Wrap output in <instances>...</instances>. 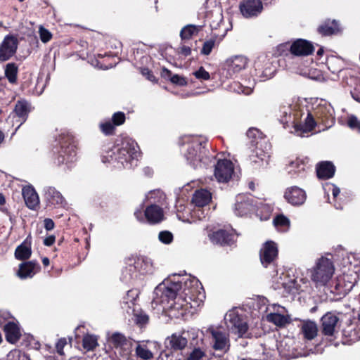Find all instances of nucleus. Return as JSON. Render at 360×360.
Here are the masks:
<instances>
[{
	"label": "nucleus",
	"instance_id": "nucleus-1",
	"mask_svg": "<svg viewBox=\"0 0 360 360\" xmlns=\"http://www.w3.org/2000/svg\"><path fill=\"white\" fill-rule=\"evenodd\" d=\"M281 123L284 128L292 124L293 130L290 132L304 136L314 129L318 123H321L328 129L334 122L333 109L326 101L321 100L314 110L313 114L308 110L297 109L296 106L283 105L280 106Z\"/></svg>",
	"mask_w": 360,
	"mask_h": 360
},
{
	"label": "nucleus",
	"instance_id": "nucleus-2",
	"mask_svg": "<svg viewBox=\"0 0 360 360\" xmlns=\"http://www.w3.org/2000/svg\"><path fill=\"white\" fill-rule=\"evenodd\" d=\"M139 155V148L135 141L124 137L117 139L114 144L103 146L101 158L102 162L115 167L131 169L137 165Z\"/></svg>",
	"mask_w": 360,
	"mask_h": 360
},
{
	"label": "nucleus",
	"instance_id": "nucleus-3",
	"mask_svg": "<svg viewBox=\"0 0 360 360\" xmlns=\"http://www.w3.org/2000/svg\"><path fill=\"white\" fill-rule=\"evenodd\" d=\"M181 288L180 274H172L160 283L154 290L152 301L153 307L158 304L162 306V310H184L185 305L182 302V296L177 297V292Z\"/></svg>",
	"mask_w": 360,
	"mask_h": 360
},
{
	"label": "nucleus",
	"instance_id": "nucleus-4",
	"mask_svg": "<svg viewBox=\"0 0 360 360\" xmlns=\"http://www.w3.org/2000/svg\"><path fill=\"white\" fill-rule=\"evenodd\" d=\"M206 141L200 136H185L182 139L181 153L188 165L194 169L201 168L210 162L205 148Z\"/></svg>",
	"mask_w": 360,
	"mask_h": 360
},
{
	"label": "nucleus",
	"instance_id": "nucleus-5",
	"mask_svg": "<svg viewBox=\"0 0 360 360\" xmlns=\"http://www.w3.org/2000/svg\"><path fill=\"white\" fill-rule=\"evenodd\" d=\"M153 271L152 260L146 257H133L127 259L122 271L121 280L126 283L137 284Z\"/></svg>",
	"mask_w": 360,
	"mask_h": 360
},
{
	"label": "nucleus",
	"instance_id": "nucleus-6",
	"mask_svg": "<svg viewBox=\"0 0 360 360\" xmlns=\"http://www.w3.org/2000/svg\"><path fill=\"white\" fill-rule=\"evenodd\" d=\"M182 289V302L184 304L185 311L188 307L195 308L198 306L205 297L202 286L199 280L191 275H185L182 277L180 275Z\"/></svg>",
	"mask_w": 360,
	"mask_h": 360
},
{
	"label": "nucleus",
	"instance_id": "nucleus-7",
	"mask_svg": "<svg viewBox=\"0 0 360 360\" xmlns=\"http://www.w3.org/2000/svg\"><path fill=\"white\" fill-rule=\"evenodd\" d=\"M247 136L252 139V143L256 146L250 155V161L255 168L264 167L269 164V154L266 144V150L262 148L263 145L262 134L256 128H250L247 131Z\"/></svg>",
	"mask_w": 360,
	"mask_h": 360
},
{
	"label": "nucleus",
	"instance_id": "nucleus-8",
	"mask_svg": "<svg viewBox=\"0 0 360 360\" xmlns=\"http://www.w3.org/2000/svg\"><path fill=\"white\" fill-rule=\"evenodd\" d=\"M224 321L228 328L238 338H250L252 333L249 331L245 317L237 308H233L224 316Z\"/></svg>",
	"mask_w": 360,
	"mask_h": 360
},
{
	"label": "nucleus",
	"instance_id": "nucleus-9",
	"mask_svg": "<svg viewBox=\"0 0 360 360\" xmlns=\"http://www.w3.org/2000/svg\"><path fill=\"white\" fill-rule=\"evenodd\" d=\"M334 272L333 262L330 259L321 257L311 271V279L317 286L325 285L331 279Z\"/></svg>",
	"mask_w": 360,
	"mask_h": 360
},
{
	"label": "nucleus",
	"instance_id": "nucleus-10",
	"mask_svg": "<svg viewBox=\"0 0 360 360\" xmlns=\"http://www.w3.org/2000/svg\"><path fill=\"white\" fill-rule=\"evenodd\" d=\"M207 333L210 335L212 348L221 353L228 352L230 349L229 333L221 326H210Z\"/></svg>",
	"mask_w": 360,
	"mask_h": 360
},
{
	"label": "nucleus",
	"instance_id": "nucleus-11",
	"mask_svg": "<svg viewBox=\"0 0 360 360\" xmlns=\"http://www.w3.org/2000/svg\"><path fill=\"white\" fill-rule=\"evenodd\" d=\"M53 155L56 165H65L67 168H70L77 160L76 147L67 139L60 143L59 147L55 148Z\"/></svg>",
	"mask_w": 360,
	"mask_h": 360
},
{
	"label": "nucleus",
	"instance_id": "nucleus-12",
	"mask_svg": "<svg viewBox=\"0 0 360 360\" xmlns=\"http://www.w3.org/2000/svg\"><path fill=\"white\" fill-rule=\"evenodd\" d=\"M254 68L255 75L260 81H264L271 78L276 72V65L274 64L272 58L266 55H261L255 60Z\"/></svg>",
	"mask_w": 360,
	"mask_h": 360
},
{
	"label": "nucleus",
	"instance_id": "nucleus-13",
	"mask_svg": "<svg viewBox=\"0 0 360 360\" xmlns=\"http://www.w3.org/2000/svg\"><path fill=\"white\" fill-rule=\"evenodd\" d=\"M256 207V200L249 194H238L236 198L234 212L237 216H248L253 213Z\"/></svg>",
	"mask_w": 360,
	"mask_h": 360
},
{
	"label": "nucleus",
	"instance_id": "nucleus-14",
	"mask_svg": "<svg viewBox=\"0 0 360 360\" xmlns=\"http://www.w3.org/2000/svg\"><path fill=\"white\" fill-rule=\"evenodd\" d=\"M248 58L242 55H237L227 58L224 65L223 70L226 77H233L245 69L248 64Z\"/></svg>",
	"mask_w": 360,
	"mask_h": 360
},
{
	"label": "nucleus",
	"instance_id": "nucleus-15",
	"mask_svg": "<svg viewBox=\"0 0 360 360\" xmlns=\"http://www.w3.org/2000/svg\"><path fill=\"white\" fill-rule=\"evenodd\" d=\"M278 257V247L273 241H267L260 250L259 257L262 266L267 268L269 266H274Z\"/></svg>",
	"mask_w": 360,
	"mask_h": 360
},
{
	"label": "nucleus",
	"instance_id": "nucleus-16",
	"mask_svg": "<svg viewBox=\"0 0 360 360\" xmlns=\"http://www.w3.org/2000/svg\"><path fill=\"white\" fill-rule=\"evenodd\" d=\"M234 172L233 164L231 160H219L214 168V176L219 182L226 183L232 177Z\"/></svg>",
	"mask_w": 360,
	"mask_h": 360
},
{
	"label": "nucleus",
	"instance_id": "nucleus-17",
	"mask_svg": "<svg viewBox=\"0 0 360 360\" xmlns=\"http://www.w3.org/2000/svg\"><path fill=\"white\" fill-rule=\"evenodd\" d=\"M284 198L292 205L300 206L304 203L307 199V194L303 189L294 186L285 190Z\"/></svg>",
	"mask_w": 360,
	"mask_h": 360
},
{
	"label": "nucleus",
	"instance_id": "nucleus-18",
	"mask_svg": "<svg viewBox=\"0 0 360 360\" xmlns=\"http://www.w3.org/2000/svg\"><path fill=\"white\" fill-rule=\"evenodd\" d=\"M18 48V39L14 36H6L0 47V60L6 61L12 57Z\"/></svg>",
	"mask_w": 360,
	"mask_h": 360
},
{
	"label": "nucleus",
	"instance_id": "nucleus-19",
	"mask_svg": "<svg viewBox=\"0 0 360 360\" xmlns=\"http://www.w3.org/2000/svg\"><path fill=\"white\" fill-rule=\"evenodd\" d=\"M308 162L307 158H295L289 160L285 165V170L292 178L302 176L307 167Z\"/></svg>",
	"mask_w": 360,
	"mask_h": 360
},
{
	"label": "nucleus",
	"instance_id": "nucleus-20",
	"mask_svg": "<svg viewBox=\"0 0 360 360\" xmlns=\"http://www.w3.org/2000/svg\"><path fill=\"white\" fill-rule=\"evenodd\" d=\"M338 321L339 318L335 313L327 312L321 319L322 333L327 336L333 335Z\"/></svg>",
	"mask_w": 360,
	"mask_h": 360
},
{
	"label": "nucleus",
	"instance_id": "nucleus-21",
	"mask_svg": "<svg viewBox=\"0 0 360 360\" xmlns=\"http://www.w3.org/2000/svg\"><path fill=\"white\" fill-rule=\"evenodd\" d=\"M41 267L36 261H30L20 264L19 269L17 271V276L20 279H27L32 278L37 272L39 271Z\"/></svg>",
	"mask_w": 360,
	"mask_h": 360
},
{
	"label": "nucleus",
	"instance_id": "nucleus-22",
	"mask_svg": "<svg viewBox=\"0 0 360 360\" xmlns=\"http://www.w3.org/2000/svg\"><path fill=\"white\" fill-rule=\"evenodd\" d=\"M188 332H184L181 334H172L166 339V347L174 350H181L184 349L188 344Z\"/></svg>",
	"mask_w": 360,
	"mask_h": 360
},
{
	"label": "nucleus",
	"instance_id": "nucleus-23",
	"mask_svg": "<svg viewBox=\"0 0 360 360\" xmlns=\"http://www.w3.org/2000/svg\"><path fill=\"white\" fill-rule=\"evenodd\" d=\"M161 205L149 204L146 207L144 211V216L150 224H158L163 219L164 212Z\"/></svg>",
	"mask_w": 360,
	"mask_h": 360
},
{
	"label": "nucleus",
	"instance_id": "nucleus-24",
	"mask_svg": "<svg viewBox=\"0 0 360 360\" xmlns=\"http://www.w3.org/2000/svg\"><path fill=\"white\" fill-rule=\"evenodd\" d=\"M208 236L214 244L231 245L234 243V235L222 229L209 233Z\"/></svg>",
	"mask_w": 360,
	"mask_h": 360
},
{
	"label": "nucleus",
	"instance_id": "nucleus-25",
	"mask_svg": "<svg viewBox=\"0 0 360 360\" xmlns=\"http://www.w3.org/2000/svg\"><path fill=\"white\" fill-rule=\"evenodd\" d=\"M342 335L347 338V342H354L360 340V312L357 321L347 325L342 330Z\"/></svg>",
	"mask_w": 360,
	"mask_h": 360
},
{
	"label": "nucleus",
	"instance_id": "nucleus-26",
	"mask_svg": "<svg viewBox=\"0 0 360 360\" xmlns=\"http://www.w3.org/2000/svg\"><path fill=\"white\" fill-rule=\"evenodd\" d=\"M44 195L49 205L53 207H64L65 200L62 194L54 187H47L44 189Z\"/></svg>",
	"mask_w": 360,
	"mask_h": 360
},
{
	"label": "nucleus",
	"instance_id": "nucleus-27",
	"mask_svg": "<svg viewBox=\"0 0 360 360\" xmlns=\"http://www.w3.org/2000/svg\"><path fill=\"white\" fill-rule=\"evenodd\" d=\"M212 200V194L207 189L196 190L191 198V205L194 207H205Z\"/></svg>",
	"mask_w": 360,
	"mask_h": 360
},
{
	"label": "nucleus",
	"instance_id": "nucleus-28",
	"mask_svg": "<svg viewBox=\"0 0 360 360\" xmlns=\"http://www.w3.org/2000/svg\"><path fill=\"white\" fill-rule=\"evenodd\" d=\"M22 194L27 207L35 210L39 205V198L34 188L31 186H25Z\"/></svg>",
	"mask_w": 360,
	"mask_h": 360
},
{
	"label": "nucleus",
	"instance_id": "nucleus-29",
	"mask_svg": "<svg viewBox=\"0 0 360 360\" xmlns=\"http://www.w3.org/2000/svg\"><path fill=\"white\" fill-rule=\"evenodd\" d=\"M30 111L31 105L26 100L21 99L16 102L13 113L18 117L19 122H20L18 127L27 120Z\"/></svg>",
	"mask_w": 360,
	"mask_h": 360
},
{
	"label": "nucleus",
	"instance_id": "nucleus-30",
	"mask_svg": "<svg viewBox=\"0 0 360 360\" xmlns=\"http://www.w3.org/2000/svg\"><path fill=\"white\" fill-rule=\"evenodd\" d=\"M314 51V47L311 43L304 39H297L290 47V51L295 56H307Z\"/></svg>",
	"mask_w": 360,
	"mask_h": 360
},
{
	"label": "nucleus",
	"instance_id": "nucleus-31",
	"mask_svg": "<svg viewBox=\"0 0 360 360\" xmlns=\"http://www.w3.org/2000/svg\"><path fill=\"white\" fill-rule=\"evenodd\" d=\"M294 343L295 341L292 338L289 337L284 338L277 345L278 350L283 356L287 358H294L296 356V354L294 352Z\"/></svg>",
	"mask_w": 360,
	"mask_h": 360
},
{
	"label": "nucleus",
	"instance_id": "nucleus-32",
	"mask_svg": "<svg viewBox=\"0 0 360 360\" xmlns=\"http://www.w3.org/2000/svg\"><path fill=\"white\" fill-rule=\"evenodd\" d=\"M6 338L11 343H15L20 337V331L18 326L13 321H8L4 326Z\"/></svg>",
	"mask_w": 360,
	"mask_h": 360
},
{
	"label": "nucleus",
	"instance_id": "nucleus-33",
	"mask_svg": "<svg viewBox=\"0 0 360 360\" xmlns=\"http://www.w3.org/2000/svg\"><path fill=\"white\" fill-rule=\"evenodd\" d=\"M335 167L330 162H322L317 165L316 173L319 179H330L333 176Z\"/></svg>",
	"mask_w": 360,
	"mask_h": 360
},
{
	"label": "nucleus",
	"instance_id": "nucleus-34",
	"mask_svg": "<svg viewBox=\"0 0 360 360\" xmlns=\"http://www.w3.org/2000/svg\"><path fill=\"white\" fill-rule=\"evenodd\" d=\"M266 320L278 327H283L291 321L289 314H277L275 313H268L266 315Z\"/></svg>",
	"mask_w": 360,
	"mask_h": 360
},
{
	"label": "nucleus",
	"instance_id": "nucleus-35",
	"mask_svg": "<svg viewBox=\"0 0 360 360\" xmlns=\"http://www.w3.org/2000/svg\"><path fill=\"white\" fill-rule=\"evenodd\" d=\"M32 255L31 245L26 239L22 243L18 245L15 251V257L18 260H25Z\"/></svg>",
	"mask_w": 360,
	"mask_h": 360
},
{
	"label": "nucleus",
	"instance_id": "nucleus-36",
	"mask_svg": "<svg viewBox=\"0 0 360 360\" xmlns=\"http://www.w3.org/2000/svg\"><path fill=\"white\" fill-rule=\"evenodd\" d=\"M304 337L307 340H312L317 335L318 328L315 322L305 321L301 328Z\"/></svg>",
	"mask_w": 360,
	"mask_h": 360
},
{
	"label": "nucleus",
	"instance_id": "nucleus-37",
	"mask_svg": "<svg viewBox=\"0 0 360 360\" xmlns=\"http://www.w3.org/2000/svg\"><path fill=\"white\" fill-rule=\"evenodd\" d=\"M326 64L333 74H338L343 69L342 60L334 56L327 57Z\"/></svg>",
	"mask_w": 360,
	"mask_h": 360
},
{
	"label": "nucleus",
	"instance_id": "nucleus-38",
	"mask_svg": "<svg viewBox=\"0 0 360 360\" xmlns=\"http://www.w3.org/2000/svg\"><path fill=\"white\" fill-rule=\"evenodd\" d=\"M320 34L324 36H328L335 34L340 31L338 22L335 20L328 21L320 25L318 28Z\"/></svg>",
	"mask_w": 360,
	"mask_h": 360
},
{
	"label": "nucleus",
	"instance_id": "nucleus-39",
	"mask_svg": "<svg viewBox=\"0 0 360 360\" xmlns=\"http://www.w3.org/2000/svg\"><path fill=\"white\" fill-rule=\"evenodd\" d=\"M165 198V193L160 190L151 191L146 195V200L149 204L163 205Z\"/></svg>",
	"mask_w": 360,
	"mask_h": 360
},
{
	"label": "nucleus",
	"instance_id": "nucleus-40",
	"mask_svg": "<svg viewBox=\"0 0 360 360\" xmlns=\"http://www.w3.org/2000/svg\"><path fill=\"white\" fill-rule=\"evenodd\" d=\"M255 82L250 80L248 81L247 86H244L240 83L234 82L231 84L230 89L231 91L236 92L237 94H244L245 95H249L251 94Z\"/></svg>",
	"mask_w": 360,
	"mask_h": 360
},
{
	"label": "nucleus",
	"instance_id": "nucleus-41",
	"mask_svg": "<svg viewBox=\"0 0 360 360\" xmlns=\"http://www.w3.org/2000/svg\"><path fill=\"white\" fill-rule=\"evenodd\" d=\"M161 75L165 79H169L173 84L179 86H185L187 84L186 79L179 75H172L171 71L166 68H163Z\"/></svg>",
	"mask_w": 360,
	"mask_h": 360
},
{
	"label": "nucleus",
	"instance_id": "nucleus-42",
	"mask_svg": "<svg viewBox=\"0 0 360 360\" xmlns=\"http://www.w3.org/2000/svg\"><path fill=\"white\" fill-rule=\"evenodd\" d=\"M135 354L137 358L142 360H150L153 358V352L145 345L138 342Z\"/></svg>",
	"mask_w": 360,
	"mask_h": 360
},
{
	"label": "nucleus",
	"instance_id": "nucleus-43",
	"mask_svg": "<svg viewBox=\"0 0 360 360\" xmlns=\"http://www.w3.org/2000/svg\"><path fill=\"white\" fill-rule=\"evenodd\" d=\"M191 216V220L189 219H182L183 221L192 223L195 221V219L202 220L206 217L208 214V210H205L204 207H194L190 212Z\"/></svg>",
	"mask_w": 360,
	"mask_h": 360
},
{
	"label": "nucleus",
	"instance_id": "nucleus-44",
	"mask_svg": "<svg viewBox=\"0 0 360 360\" xmlns=\"http://www.w3.org/2000/svg\"><path fill=\"white\" fill-rule=\"evenodd\" d=\"M200 29V26L188 25L182 28L180 32V36L182 39H189L193 35L197 34Z\"/></svg>",
	"mask_w": 360,
	"mask_h": 360
},
{
	"label": "nucleus",
	"instance_id": "nucleus-45",
	"mask_svg": "<svg viewBox=\"0 0 360 360\" xmlns=\"http://www.w3.org/2000/svg\"><path fill=\"white\" fill-rule=\"evenodd\" d=\"M109 342L116 348L122 347L127 345V340L125 335L119 332L112 333L109 337Z\"/></svg>",
	"mask_w": 360,
	"mask_h": 360
},
{
	"label": "nucleus",
	"instance_id": "nucleus-46",
	"mask_svg": "<svg viewBox=\"0 0 360 360\" xmlns=\"http://www.w3.org/2000/svg\"><path fill=\"white\" fill-rule=\"evenodd\" d=\"M273 222L275 227L281 232L287 231L290 226L289 219L283 215L277 216L274 219Z\"/></svg>",
	"mask_w": 360,
	"mask_h": 360
},
{
	"label": "nucleus",
	"instance_id": "nucleus-47",
	"mask_svg": "<svg viewBox=\"0 0 360 360\" xmlns=\"http://www.w3.org/2000/svg\"><path fill=\"white\" fill-rule=\"evenodd\" d=\"M18 67L15 63H8L5 68V76L10 83L14 84L17 80Z\"/></svg>",
	"mask_w": 360,
	"mask_h": 360
},
{
	"label": "nucleus",
	"instance_id": "nucleus-48",
	"mask_svg": "<svg viewBox=\"0 0 360 360\" xmlns=\"http://www.w3.org/2000/svg\"><path fill=\"white\" fill-rule=\"evenodd\" d=\"M272 209L270 206L266 205H260L258 206L256 204L255 212L256 215L259 217L261 220H267L269 219Z\"/></svg>",
	"mask_w": 360,
	"mask_h": 360
},
{
	"label": "nucleus",
	"instance_id": "nucleus-49",
	"mask_svg": "<svg viewBox=\"0 0 360 360\" xmlns=\"http://www.w3.org/2000/svg\"><path fill=\"white\" fill-rule=\"evenodd\" d=\"M96 336L87 335L83 338V347L88 351L93 350L98 345Z\"/></svg>",
	"mask_w": 360,
	"mask_h": 360
},
{
	"label": "nucleus",
	"instance_id": "nucleus-50",
	"mask_svg": "<svg viewBox=\"0 0 360 360\" xmlns=\"http://www.w3.org/2000/svg\"><path fill=\"white\" fill-rule=\"evenodd\" d=\"M284 276L285 281L278 282L277 285L275 287V288L279 289L281 288H283L286 292L290 293L295 288V282L294 280L287 278V276L285 275Z\"/></svg>",
	"mask_w": 360,
	"mask_h": 360
},
{
	"label": "nucleus",
	"instance_id": "nucleus-51",
	"mask_svg": "<svg viewBox=\"0 0 360 360\" xmlns=\"http://www.w3.org/2000/svg\"><path fill=\"white\" fill-rule=\"evenodd\" d=\"M7 360H30L28 356L18 349H13L6 356Z\"/></svg>",
	"mask_w": 360,
	"mask_h": 360
},
{
	"label": "nucleus",
	"instance_id": "nucleus-52",
	"mask_svg": "<svg viewBox=\"0 0 360 360\" xmlns=\"http://www.w3.org/2000/svg\"><path fill=\"white\" fill-rule=\"evenodd\" d=\"M137 295L136 291L133 290H128L126 296L123 297L122 303L127 305L128 308H131Z\"/></svg>",
	"mask_w": 360,
	"mask_h": 360
},
{
	"label": "nucleus",
	"instance_id": "nucleus-53",
	"mask_svg": "<svg viewBox=\"0 0 360 360\" xmlns=\"http://www.w3.org/2000/svg\"><path fill=\"white\" fill-rule=\"evenodd\" d=\"M347 124L351 129L360 133V120L355 115H349L347 117Z\"/></svg>",
	"mask_w": 360,
	"mask_h": 360
},
{
	"label": "nucleus",
	"instance_id": "nucleus-54",
	"mask_svg": "<svg viewBox=\"0 0 360 360\" xmlns=\"http://www.w3.org/2000/svg\"><path fill=\"white\" fill-rule=\"evenodd\" d=\"M215 39H210L205 41L202 45V48L200 51V53L202 55L208 56L212 52L213 48L215 46Z\"/></svg>",
	"mask_w": 360,
	"mask_h": 360
},
{
	"label": "nucleus",
	"instance_id": "nucleus-55",
	"mask_svg": "<svg viewBox=\"0 0 360 360\" xmlns=\"http://www.w3.org/2000/svg\"><path fill=\"white\" fill-rule=\"evenodd\" d=\"M266 311H269V313H275L277 314H288L286 309L277 304H269L266 307Z\"/></svg>",
	"mask_w": 360,
	"mask_h": 360
},
{
	"label": "nucleus",
	"instance_id": "nucleus-56",
	"mask_svg": "<svg viewBox=\"0 0 360 360\" xmlns=\"http://www.w3.org/2000/svg\"><path fill=\"white\" fill-rule=\"evenodd\" d=\"M158 238L164 244H169L173 240V235L170 231H162L158 234Z\"/></svg>",
	"mask_w": 360,
	"mask_h": 360
},
{
	"label": "nucleus",
	"instance_id": "nucleus-57",
	"mask_svg": "<svg viewBox=\"0 0 360 360\" xmlns=\"http://www.w3.org/2000/svg\"><path fill=\"white\" fill-rule=\"evenodd\" d=\"M205 353L200 348H195L189 354L187 360H202Z\"/></svg>",
	"mask_w": 360,
	"mask_h": 360
},
{
	"label": "nucleus",
	"instance_id": "nucleus-58",
	"mask_svg": "<svg viewBox=\"0 0 360 360\" xmlns=\"http://www.w3.org/2000/svg\"><path fill=\"white\" fill-rule=\"evenodd\" d=\"M195 77L198 79L208 80L210 77V74L203 67H200L198 70L193 72Z\"/></svg>",
	"mask_w": 360,
	"mask_h": 360
},
{
	"label": "nucleus",
	"instance_id": "nucleus-59",
	"mask_svg": "<svg viewBox=\"0 0 360 360\" xmlns=\"http://www.w3.org/2000/svg\"><path fill=\"white\" fill-rule=\"evenodd\" d=\"M100 128L101 131L106 135H109L112 134L115 127L113 123H111L110 121L101 123L100 124Z\"/></svg>",
	"mask_w": 360,
	"mask_h": 360
},
{
	"label": "nucleus",
	"instance_id": "nucleus-60",
	"mask_svg": "<svg viewBox=\"0 0 360 360\" xmlns=\"http://www.w3.org/2000/svg\"><path fill=\"white\" fill-rule=\"evenodd\" d=\"M112 120L114 125H121L125 121V115L122 112H117L113 114Z\"/></svg>",
	"mask_w": 360,
	"mask_h": 360
},
{
	"label": "nucleus",
	"instance_id": "nucleus-61",
	"mask_svg": "<svg viewBox=\"0 0 360 360\" xmlns=\"http://www.w3.org/2000/svg\"><path fill=\"white\" fill-rule=\"evenodd\" d=\"M323 188L326 193L332 192L333 197L335 198L340 193V191L335 185L327 183L324 185Z\"/></svg>",
	"mask_w": 360,
	"mask_h": 360
},
{
	"label": "nucleus",
	"instance_id": "nucleus-62",
	"mask_svg": "<svg viewBox=\"0 0 360 360\" xmlns=\"http://www.w3.org/2000/svg\"><path fill=\"white\" fill-rule=\"evenodd\" d=\"M39 35L41 41L44 43L48 42L52 37L51 33L43 27H39Z\"/></svg>",
	"mask_w": 360,
	"mask_h": 360
},
{
	"label": "nucleus",
	"instance_id": "nucleus-63",
	"mask_svg": "<svg viewBox=\"0 0 360 360\" xmlns=\"http://www.w3.org/2000/svg\"><path fill=\"white\" fill-rule=\"evenodd\" d=\"M66 345H67V340L65 338H60L58 340V342L56 345V348L57 353L59 355H60V356L64 355L63 348Z\"/></svg>",
	"mask_w": 360,
	"mask_h": 360
},
{
	"label": "nucleus",
	"instance_id": "nucleus-64",
	"mask_svg": "<svg viewBox=\"0 0 360 360\" xmlns=\"http://www.w3.org/2000/svg\"><path fill=\"white\" fill-rule=\"evenodd\" d=\"M136 321L137 323L144 325L148 321V316L144 313H139L136 315Z\"/></svg>",
	"mask_w": 360,
	"mask_h": 360
}]
</instances>
